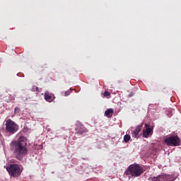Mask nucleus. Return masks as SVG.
<instances>
[{
  "label": "nucleus",
  "mask_w": 181,
  "mask_h": 181,
  "mask_svg": "<svg viewBox=\"0 0 181 181\" xmlns=\"http://www.w3.org/2000/svg\"><path fill=\"white\" fill-rule=\"evenodd\" d=\"M129 97H134V92H131V93L129 94Z\"/></svg>",
  "instance_id": "17"
},
{
  "label": "nucleus",
  "mask_w": 181,
  "mask_h": 181,
  "mask_svg": "<svg viewBox=\"0 0 181 181\" xmlns=\"http://www.w3.org/2000/svg\"><path fill=\"white\" fill-rule=\"evenodd\" d=\"M152 132H153V129L147 128L143 130V138H149L150 135H152Z\"/></svg>",
  "instance_id": "9"
},
{
  "label": "nucleus",
  "mask_w": 181,
  "mask_h": 181,
  "mask_svg": "<svg viewBox=\"0 0 181 181\" xmlns=\"http://www.w3.org/2000/svg\"><path fill=\"white\" fill-rule=\"evenodd\" d=\"M142 173H144V168L136 163L130 165L124 172V175L129 177H139Z\"/></svg>",
  "instance_id": "2"
},
{
  "label": "nucleus",
  "mask_w": 181,
  "mask_h": 181,
  "mask_svg": "<svg viewBox=\"0 0 181 181\" xmlns=\"http://www.w3.org/2000/svg\"><path fill=\"white\" fill-rule=\"evenodd\" d=\"M65 97H67V95H70V91H69V90H66V91H65Z\"/></svg>",
  "instance_id": "15"
},
{
  "label": "nucleus",
  "mask_w": 181,
  "mask_h": 181,
  "mask_svg": "<svg viewBox=\"0 0 181 181\" xmlns=\"http://www.w3.org/2000/svg\"><path fill=\"white\" fill-rule=\"evenodd\" d=\"M44 98L47 103H52V101L54 100V95L49 93V91H46L44 95Z\"/></svg>",
  "instance_id": "8"
},
{
  "label": "nucleus",
  "mask_w": 181,
  "mask_h": 181,
  "mask_svg": "<svg viewBox=\"0 0 181 181\" xmlns=\"http://www.w3.org/2000/svg\"><path fill=\"white\" fill-rule=\"evenodd\" d=\"M131 140V136H129V134H126L124 136V142H129V141Z\"/></svg>",
  "instance_id": "12"
},
{
  "label": "nucleus",
  "mask_w": 181,
  "mask_h": 181,
  "mask_svg": "<svg viewBox=\"0 0 181 181\" xmlns=\"http://www.w3.org/2000/svg\"><path fill=\"white\" fill-rule=\"evenodd\" d=\"M32 91H37V93H39V88H37V86H33Z\"/></svg>",
  "instance_id": "13"
},
{
  "label": "nucleus",
  "mask_w": 181,
  "mask_h": 181,
  "mask_svg": "<svg viewBox=\"0 0 181 181\" xmlns=\"http://www.w3.org/2000/svg\"><path fill=\"white\" fill-rule=\"evenodd\" d=\"M164 143L168 146H180V138L178 136H170L169 137L164 139Z\"/></svg>",
  "instance_id": "4"
},
{
  "label": "nucleus",
  "mask_w": 181,
  "mask_h": 181,
  "mask_svg": "<svg viewBox=\"0 0 181 181\" xmlns=\"http://www.w3.org/2000/svg\"><path fill=\"white\" fill-rule=\"evenodd\" d=\"M103 95L104 97H108L109 95H111V94L110 93V92L105 90Z\"/></svg>",
  "instance_id": "14"
},
{
  "label": "nucleus",
  "mask_w": 181,
  "mask_h": 181,
  "mask_svg": "<svg viewBox=\"0 0 181 181\" xmlns=\"http://www.w3.org/2000/svg\"><path fill=\"white\" fill-rule=\"evenodd\" d=\"M6 170L12 177H19L22 175V172H23V168L19 164H11L6 167Z\"/></svg>",
  "instance_id": "3"
},
{
  "label": "nucleus",
  "mask_w": 181,
  "mask_h": 181,
  "mask_svg": "<svg viewBox=\"0 0 181 181\" xmlns=\"http://www.w3.org/2000/svg\"><path fill=\"white\" fill-rule=\"evenodd\" d=\"M114 114V110L110 108L107 109L105 112V115H106V117L107 118H111V117H112V115Z\"/></svg>",
  "instance_id": "11"
},
{
  "label": "nucleus",
  "mask_w": 181,
  "mask_h": 181,
  "mask_svg": "<svg viewBox=\"0 0 181 181\" xmlns=\"http://www.w3.org/2000/svg\"><path fill=\"white\" fill-rule=\"evenodd\" d=\"M10 151L17 160H22L28 155V139L21 136L10 143Z\"/></svg>",
  "instance_id": "1"
},
{
  "label": "nucleus",
  "mask_w": 181,
  "mask_h": 181,
  "mask_svg": "<svg viewBox=\"0 0 181 181\" xmlns=\"http://www.w3.org/2000/svg\"><path fill=\"white\" fill-rule=\"evenodd\" d=\"M143 124L138 125L134 130H132V138H135L136 139H139L141 134H139L141 132V129H142Z\"/></svg>",
  "instance_id": "7"
},
{
  "label": "nucleus",
  "mask_w": 181,
  "mask_h": 181,
  "mask_svg": "<svg viewBox=\"0 0 181 181\" xmlns=\"http://www.w3.org/2000/svg\"><path fill=\"white\" fill-rule=\"evenodd\" d=\"M76 134H78V135H83V134H86V132H88V130L86 127H84L81 123H78L76 124V127L75 128Z\"/></svg>",
  "instance_id": "6"
},
{
  "label": "nucleus",
  "mask_w": 181,
  "mask_h": 181,
  "mask_svg": "<svg viewBox=\"0 0 181 181\" xmlns=\"http://www.w3.org/2000/svg\"><path fill=\"white\" fill-rule=\"evenodd\" d=\"M150 127L149 124H145L146 129H147V128H151V127Z\"/></svg>",
  "instance_id": "18"
},
{
  "label": "nucleus",
  "mask_w": 181,
  "mask_h": 181,
  "mask_svg": "<svg viewBox=\"0 0 181 181\" xmlns=\"http://www.w3.org/2000/svg\"><path fill=\"white\" fill-rule=\"evenodd\" d=\"M15 112H19V111H21V110L19 109V107H15V110H14Z\"/></svg>",
  "instance_id": "16"
},
{
  "label": "nucleus",
  "mask_w": 181,
  "mask_h": 181,
  "mask_svg": "<svg viewBox=\"0 0 181 181\" xmlns=\"http://www.w3.org/2000/svg\"><path fill=\"white\" fill-rule=\"evenodd\" d=\"M152 181H168V177L165 175H160L157 177H153Z\"/></svg>",
  "instance_id": "10"
},
{
  "label": "nucleus",
  "mask_w": 181,
  "mask_h": 181,
  "mask_svg": "<svg viewBox=\"0 0 181 181\" xmlns=\"http://www.w3.org/2000/svg\"><path fill=\"white\" fill-rule=\"evenodd\" d=\"M6 131L8 132V134H15V132L18 131V124L10 119H7L6 121Z\"/></svg>",
  "instance_id": "5"
}]
</instances>
